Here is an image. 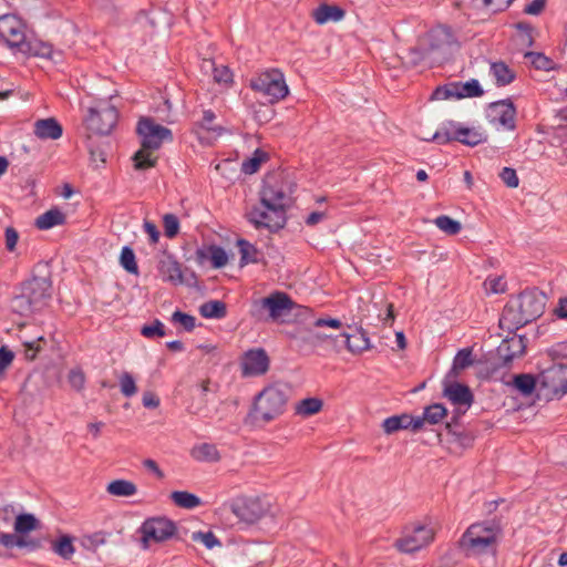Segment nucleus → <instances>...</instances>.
I'll use <instances>...</instances> for the list:
<instances>
[{
	"label": "nucleus",
	"mask_w": 567,
	"mask_h": 567,
	"mask_svg": "<svg viewBox=\"0 0 567 567\" xmlns=\"http://www.w3.org/2000/svg\"><path fill=\"white\" fill-rule=\"evenodd\" d=\"M292 194V183L282 172L267 174L260 189V207L248 213V219L256 228L265 227L270 231L282 228L286 224V208Z\"/></svg>",
	"instance_id": "nucleus-1"
},
{
	"label": "nucleus",
	"mask_w": 567,
	"mask_h": 567,
	"mask_svg": "<svg viewBox=\"0 0 567 567\" xmlns=\"http://www.w3.org/2000/svg\"><path fill=\"white\" fill-rule=\"evenodd\" d=\"M293 315L299 319L300 324L287 332L290 339L297 341L300 346L312 348L321 347L329 342L336 352H340L339 337L320 330L322 328L341 329L342 322L339 319L315 318L311 310L306 307H298V312Z\"/></svg>",
	"instance_id": "nucleus-2"
},
{
	"label": "nucleus",
	"mask_w": 567,
	"mask_h": 567,
	"mask_svg": "<svg viewBox=\"0 0 567 567\" xmlns=\"http://www.w3.org/2000/svg\"><path fill=\"white\" fill-rule=\"evenodd\" d=\"M546 296L537 289H526L505 306L499 324L508 330L518 329L539 318L545 309Z\"/></svg>",
	"instance_id": "nucleus-3"
},
{
	"label": "nucleus",
	"mask_w": 567,
	"mask_h": 567,
	"mask_svg": "<svg viewBox=\"0 0 567 567\" xmlns=\"http://www.w3.org/2000/svg\"><path fill=\"white\" fill-rule=\"evenodd\" d=\"M136 131L141 137V148L133 156L134 167L137 171L152 168L157 162V156L154 155V152L158 150L164 142H172V131L157 124L150 117L141 118Z\"/></svg>",
	"instance_id": "nucleus-4"
},
{
	"label": "nucleus",
	"mask_w": 567,
	"mask_h": 567,
	"mask_svg": "<svg viewBox=\"0 0 567 567\" xmlns=\"http://www.w3.org/2000/svg\"><path fill=\"white\" fill-rule=\"evenodd\" d=\"M502 537V528L495 522L472 524L462 535L458 545L467 556L495 551Z\"/></svg>",
	"instance_id": "nucleus-5"
},
{
	"label": "nucleus",
	"mask_w": 567,
	"mask_h": 567,
	"mask_svg": "<svg viewBox=\"0 0 567 567\" xmlns=\"http://www.w3.org/2000/svg\"><path fill=\"white\" fill-rule=\"evenodd\" d=\"M289 398V388L284 383H272L255 398L254 412L264 422H270L285 412Z\"/></svg>",
	"instance_id": "nucleus-6"
},
{
	"label": "nucleus",
	"mask_w": 567,
	"mask_h": 567,
	"mask_svg": "<svg viewBox=\"0 0 567 567\" xmlns=\"http://www.w3.org/2000/svg\"><path fill=\"white\" fill-rule=\"evenodd\" d=\"M230 509L238 520L246 525H255L268 516L275 517L271 501L261 495L237 498L230 504Z\"/></svg>",
	"instance_id": "nucleus-7"
},
{
	"label": "nucleus",
	"mask_w": 567,
	"mask_h": 567,
	"mask_svg": "<svg viewBox=\"0 0 567 567\" xmlns=\"http://www.w3.org/2000/svg\"><path fill=\"white\" fill-rule=\"evenodd\" d=\"M298 307L286 292L275 291L265 298L252 301L251 316L258 319L279 321L289 316L293 309L298 312Z\"/></svg>",
	"instance_id": "nucleus-8"
},
{
	"label": "nucleus",
	"mask_w": 567,
	"mask_h": 567,
	"mask_svg": "<svg viewBox=\"0 0 567 567\" xmlns=\"http://www.w3.org/2000/svg\"><path fill=\"white\" fill-rule=\"evenodd\" d=\"M250 87L262 94L269 103H277L289 94L284 73L278 69H268L250 79Z\"/></svg>",
	"instance_id": "nucleus-9"
},
{
	"label": "nucleus",
	"mask_w": 567,
	"mask_h": 567,
	"mask_svg": "<svg viewBox=\"0 0 567 567\" xmlns=\"http://www.w3.org/2000/svg\"><path fill=\"white\" fill-rule=\"evenodd\" d=\"M538 391L547 399L567 393V363L554 362L538 373Z\"/></svg>",
	"instance_id": "nucleus-10"
},
{
	"label": "nucleus",
	"mask_w": 567,
	"mask_h": 567,
	"mask_svg": "<svg viewBox=\"0 0 567 567\" xmlns=\"http://www.w3.org/2000/svg\"><path fill=\"white\" fill-rule=\"evenodd\" d=\"M118 120L116 107L106 101H99L89 109L85 117L86 130L95 135H107L115 127Z\"/></svg>",
	"instance_id": "nucleus-11"
},
{
	"label": "nucleus",
	"mask_w": 567,
	"mask_h": 567,
	"mask_svg": "<svg viewBox=\"0 0 567 567\" xmlns=\"http://www.w3.org/2000/svg\"><path fill=\"white\" fill-rule=\"evenodd\" d=\"M176 532L174 522L165 517H152L146 519L141 528V543L147 549L152 543H162L171 538Z\"/></svg>",
	"instance_id": "nucleus-12"
},
{
	"label": "nucleus",
	"mask_w": 567,
	"mask_h": 567,
	"mask_svg": "<svg viewBox=\"0 0 567 567\" xmlns=\"http://www.w3.org/2000/svg\"><path fill=\"white\" fill-rule=\"evenodd\" d=\"M21 291L32 306L41 311L51 299L52 285L48 278L34 277L23 284Z\"/></svg>",
	"instance_id": "nucleus-13"
},
{
	"label": "nucleus",
	"mask_w": 567,
	"mask_h": 567,
	"mask_svg": "<svg viewBox=\"0 0 567 567\" xmlns=\"http://www.w3.org/2000/svg\"><path fill=\"white\" fill-rule=\"evenodd\" d=\"M0 38L11 49L19 52L25 47L24 25L16 16L6 14L0 17Z\"/></svg>",
	"instance_id": "nucleus-14"
},
{
	"label": "nucleus",
	"mask_w": 567,
	"mask_h": 567,
	"mask_svg": "<svg viewBox=\"0 0 567 567\" xmlns=\"http://www.w3.org/2000/svg\"><path fill=\"white\" fill-rule=\"evenodd\" d=\"M269 357L261 348L246 351L240 361L243 377L264 375L269 370Z\"/></svg>",
	"instance_id": "nucleus-15"
},
{
	"label": "nucleus",
	"mask_w": 567,
	"mask_h": 567,
	"mask_svg": "<svg viewBox=\"0 0 567 567\" xmlns=\"http://www.w3.org/2000/svg\"><path fill=\"white\" fill-rule=\"evenodd\" d=\"M434 538V530L430 527L419 525L411 533L396 540L395 546L402 553H414L427 546Z\"/></svg>",
	"instance_id": "nucleus-16"
},
{
	"label": "nucleus",
	"mask_w": 567,
	"mask_h": 567,
	"mask_svg": "<svg viewBox=\"0 0 567 567\" xmlns=\"http://www.w3.org/2000/svg\"><path fill=\"white\" fill-rule=\"evenodd\" d=\"M427 48L425 49L426 54L440 53L444 55L451 45L455 42L454 35L450 28L440 25L432 29L427 35Z\"/></svg>",
	"instance_id": "nucleus-17"
},
{
	"label": "nucleus",
	"mask_w": 567,
	"mask_h": 567,
	"mask_svg": "<svg viewBox=\"0 0 567 567\" xmlns=\"http://www.w3.org/2000/svg\"><path fill=\"white\" fill-rule=\"evenodd\" d=\"M489 116L506 130L515 128L516 109L509 100L491 103Z\"/></svg>",
	"instance_id": "nucleus-18"
},
{
	"label": "nucleus",
	"mask_w": 567,
	"mask_h": 567,
	"mask_svg": "<svg viewBox=\"0 0 567 567\" xmlns=\"http://www.w3.org/2000/svg\"><path fill=\"white\" fill-rule=\"evenodd\" d=\"M449 379L446 377V380H444L443 395L455 405L471 406L474 398L470 388Z\"/></svg>",
	"instance_id": "nucleus-19"
},
{
	"label": "nucleus",
	"mask_w": 567,
	"mask_h": 567,
	"mask_svg": "<svg viewBox=\"0 0 567 567\" xmlns=\"http://www.w3.org/2000/svg\"><path fill=\"white\" fill-rule=\"evenodd\" d=\"M525 348L524 338L522 336H513L502 341L497 348V354L504 364H507L515 358L523 355Z\"/></svg>",
	"instance_id": "nucleus-20"
},
{
	"label": "nucleus",
	"mask_w": 567,
	"mask_h": 567,
	"mask_svg": "<svg viewBox=\"0 0 567 567\" xmlns=\"http://www.w3.org/2000/svg\"><path fill=\"white\" fill-rule=\"evenodd\" d=\"M423 426V420L420 416L413 417L409 414L393 415L383 421L382 427L386 434H392L399 430L412 429L417 431Z\"/></svg>",
	"instance_id": "nucleus-21"
},
{
	"label": "nucleus",
	"mask_w": 567,
	"mask_h": 567,
	"mask_svg": "<svg viewBox=\"0 0 567 567\" xmlns=\"http://www.w3.org/2000/svg\"><path fill=\"white\" fill-rule=\"evenodd\" d=\"M195 259L200 266H203L207 260H210L214 268H223L228 262V256L225 249L215 245L197 249Z\"/></svg>",
	"instance_id": "nucleus-22"
},
{
	"label": "nucleus",
	"mask_w": 567,
	"mask_h": 567,
	"mask_svg": "<svg viewBox=\"0 0 567 567\" xmlns=\"http://www.w3.org/2000/svg\"><path fill=\"white\" fill-rule=\"evenodd\" d=\"M216 115L213 111L206 110L203 112V117L195 124L194 131L199 140H210L221 134V126L215 124Z\"/></svg>",
	"instance_id": "nucleus-23"
},
{
	"label": "nucleus",
	"mask_w": 567,
	"mask_h": 567,
	"mask_svg": "<svg viewBox=\"0 0 567 567\" xmlns=\"http://www.w3.org/2000/svg\"><path fill=\"white\" fill-rule=\"evenodd\" d=\"M33 133L40 140H58L63 128L54 117L41 118L34 122Z\"/></svg>",
	"instance_id": "nucleus-24"
},
{
	"label": "nucleus",
	"mask_w": 567,
	"mask_h": 567,
	"mask_svg": "<svg viewBox=\"0 0 567 567\" xmlns=\"http://www.w3.org/2000/svg\"><path fill=\"white\" fill-rule=\"evenodd\" d=\"M158 269L164 280L173 285H182L184 282L182 266L172 256L161 259Z\"/></svg>",
	"instance_id": "nucleus-25"
},
{
	"label": "nucleus",
	"mask_w": 567,
	"mask_h": 567,
	"mask_svg": "<svg viewBox=\"0 0 567 567\" xmlns=\"http://www.w3.org/2000/svg\"><path fill=\"white\" fill-rule=\"evenodd\" d=\"M346 16V11L338 7L331 4H320L312 12V18L318 24H324L328 22H339Z\"/></svg>",
	"instance_id": "nucleus-26"
},
{
	"label": "nucleus",
	"mask_w": 567,
	"mask_h": 567,
	"mask_svg": "<svg viewBox=\"0 0 567 567\" xmlns=\"http://www.w3.org/2000/svg\"><path fill=\"white\" fill-rule=\"evenodd\" d=\"M4 548H30V549H38L40 548L41 544L37 539H30L24 536H18L16 533H4L0 530V547Z\"/></svg>",
	"instance_id": "nucleus-27"
},
{
	"label": "nucleus",
	"mask_w": 567,
	"mask_h": 567,
	"mask_svg": "<svg viewBox=\"0 0 567 567\" xmlns=\"http://www.w3.org/2000/svg\"><path fill=\"white\" fill-rule=\"evenodd\" d=\"M338 337L343 339L342 343H344L348 351L353 354H360L371 348L370 339L363 331H359L353 334L342 333Z\"/></svg>",
	"instance_id": "nucleus-28"
},
{
	"label": "nucleus",
	"mask_w": 567,
	"mask_h": 567,
	"mask_svg": "<svg viewBox=\"0 0 567 567\" xmlns=\"http://www.w3.org/2000/svg\"><path fill=\"white\" fill-rule=\"evenodd\" d=\"M489 74L497 86L508 85L516 78L515 71L502 61L491 63Z\"/></svg>",
	"instance_id": "nucleus-29"
},
{
	"label": "nucleus",
	"mask_w": 567,
	"mask_h": 567,
	"mask_svg": "<svg viewBox=\"0 0 567 567\" xmlns=\"http://www.w3.org/2000/svg\"><path fill=\"white\" fill-rule=\"evenodd\" d=\"M190 456L197 462L216 463L220 453L215 444L200 443L192 447Z\"/></svg>",
	"instance_id": "nucleus-30"
},
{
	"label": "nucleus",
	"mask_w": 567,
	"mask_h": 567,
	"mask_svg": "<svg viewBox=\"0 0 567 567\" xmlns=\"http://www.w3.org/2000/svg\"><path fill=\"white\" fill-rule=\"evenodd\" d=\"M40 527L39 519L29 513L24 514H14L13 518V529L18 536H24L33 530H37Z\"/></svg>",
	"instance_id": "nucleus-31"
},
{
	"label": "nucleus",
	"mask_w": 567,
	"mask_h": 567,
	"mask_svg": "<svg viewBox=\"0 0 567 567\" xmlns=\"http://www.w3.org/2000/svg\"><path fill=\"white\" fill-rule=\"evenodd\" d=\"M65 215L58 208H52L35 219V226L41 230L50 229L65 223Z\"/></svg>",
	"instance_id": "nucleus-32"
},
{
	"label": "nucleus",
	"mask_w": 567,
	"mask_h": 567,
	"mask_svg": "<svg viewBox=\"0 0 567 567\" xmlns=\"http://www.w3.org/2000/svg\"><path fill=\"white\" fill-rule=\"evenodd\" d=\"M51 549L64 560H70L75 553L73 537L66 534L61 535L59 538L51 542Z\"/></svg>",
	"instance_id": "nucleus-33"
},
{
	"label": "nucleus",
	"mask_w": 567,
	"mask_h": 567,
	"mask_svg": "<svg viewBox=\"0 0 567 567\" xmlns=\"http://www.w3.org/2000/svg\"><path fill=\"white\" fill-rule=\"evenodd\" d=\"M106 492L116 497H130L137 493V486L127 480H114L107 484Z\"/></svg>",
	"instance_id": "nucleus-34"
},
{
	"label": "nucleus",
	"mask_w": 567,
	"mask_h": 567,
	"mask_svg": "<svg viewBox=\"0 0 567 567\" xmlns=\"http://www.w3.org/2000/svg\"><path fill=\"white\" fill-rule=\"evenodd\" d=\"M472 364V350L470 348L460 350L453 360V365L447 374V378L456 379L462 370L468 368Z\"/></svg>",
	"instance_id": "nucleus-35"
},
{
	"label": "nucleus",
	"mask_w": 567,
	"mask_h": 567,
	"mask_svg": "<svg viewBox=\"0 0 567 567\" xmlns=\"http://www.w3.org/2000/svg\"><path fill=\"white\" fill-rule=\"evenodd\" d=\"M20 52L34 56L54 59L52 45L42 41H25V47H23Z\"/></svg>",
	"instance_id": "nucleus-36"
},
{
	"label": "nucleus",
	"mask_w": 567,
	"mask_h": 567,
	"mask_svg": "<svg viewBox=\"0 0 567 567\" xmlns=\"http://www.w3.org/2000/svg\"><path fill=\"white\" fill-rule=\"evenodd\" d=\"M460 125L453 122L447 123L437 130L432 137H422L424 141H434L439 144H446L451 141H456V136L458 135Z\"/></svg>",
	"instance_id": "nucleus-37"
},
{
	"label": "nucleus",
	"mask_w": 567,
	"mask_h": 567,
	"mask_svg": "<svg viewBox=\"0 0 567 567\" xmlns=\"http://www.w3.org/2000/svg\"><path fill=\"white\" fill-rule=\"evenodd\" d=\"M171 499L176 506L186 509H193L202 504V501L198 496L186 491L173 492L171 494Z\"/></svg>",
	"instance_id": "nucleus-38"
},
{
	"label": "nucleus",
	"mask_w": 567,
	"mask_h": 567,
	"mask_svg": "<svg viewBox=\"0 0 567 567\" xmlns=\"http://www.w3.org/2000/svg\"><path fill=\"white\" fill-rule=\"evenodd\" d=\"M199 313L204 318L221 319L227 313L226 305L219 300H210L199 307Z\"/></svg>",
	"instance_id": "nucleus-39"
},
{
	"label": "nucleus",
	"mask_w": 567,
	"mask_h": 567,
	"mask_svg": "<svg viewBox=\"0 0 567 567\" xmlns=\"http://www.w3.org/2000/svg\"><path fill=\"white\" fill-rule=\"evenodd\" d=\"M513 385L523 395H530L538 388V377L532 374H518L514 377Z\"/></svg>",
	"instance_id": "nucleus-40"
},
{
	"label": "nucleus",
	"mask_w": 567,
	"mask_h": 567,
	"mask_svg": "<svg viewBox=\"0 0 567 567\" xmlns=\"http://www.w3.org/2000/svg\"><path fill=\"white\" fill-rule=\"evenodd\" d=\"M323 402L318 398H307L296 405V414L301 416H311L322 410Z\"/></svg>",
	"instance_id": "nucleus-41"
},
{
	"label": "nucleus",
	"mask_w": 567,
	"mask_h": 567,
	"mask_svg": "<svg viewBox=\"0 0 567 567\" xmlns=\"http://www.w3.org/2000/svg\"><path fill=\"white\" fill-rule=\"evenodd\" d=\"M456 141L468 146H476L480 143L486 141V135L482 131L460 126Z\"/></svg>",
	"instance_id": "nucleus-42"
},
{
	"label": "nucleus",
	"mask_w": 567,
	"mask_h": 567,
	"mask_svg": "<svg viewBox=\"0 0 567 567\" xmlns=\"http://www.w3.org/2000/svg\"><path fill=\"white\" fill-rule=\"evenodd\" d=\"M462 83H450L444 86H439L432 94L433 100H447V99H464L463 97Z\"/></svg>",
	"instance_id": "nucleus-43"
},
{
	"label": "nucleus",
	"mask_w": 567,
	"mask_h": 567,
	"mask_svg": "<svg viewBox=\"0 0 567 567\" xmlns=\"http://www.w3.org/2000/svg\"><path fill=\"white\" fill-rule=\"evenodd\" d=\"M11 309L13 312L23 317H29L34 312H38V310L32 306V303L22 292L11 300Z\"/></svg>",
	"instance_id": "nucleus-44"
},
{
	"label": "nucleus",
	"mask_w": 567,
	"mask_h": 567,
	"mask_svg": "<svg viewBox=\"0 0 567 567\" xmlns=\"http://www.w3.org/2000/svg\"><path fill=\"white\" fill-rule=\"evenodd\" d=\"M433 223L440 230L447 235H456L462 229L461 223L447 215H441L436 217Z\"/></svg>",
	"instance_id": "nucleus-45"
},
{
	"label": "nucleus",
	"mask_w": 567,
	"mask_h": 567,
	"mask_svg": "<svg viewBox=\"0 0 567 567\" xmlns=\"http://www.w3.org/2000/svg\"><path fill=\"white\" fill-rule=\"evenodd\" d=\"M484 290L486 293H504L507 289V282L504 276L501 275H491L488 276L484 284Z\"/></svg>",
	"instance_id": "nucleus-46"
},
{
	"label": "nucleus",
	"mask_w": 567,
	"mask_h": 567,
	"mask_svg": "<svg viewBox=\"0 0 567 567\" xmlns=\"http://www.w3.org/2000/svg\"><path fill=\"white\" fill-rule=\"evenodd\" d=\"M267 161V153L256 150L250 158H247L241 164V171L245 174H254L259 168L261 163Z\"/></svg>",
	"instance_id": "nucleus-47"
},
{
	"label": "nucleus",
	"mask_w": 567,
	"mask_h": 567,
	"mask_svg": "<svg viewBox=\"0 0 567 567\" xmlns=\"http://www.w3.org/2000/svg\"><path fill=\"white\" fill-rule=\"evenodd\" d=\"M446 415V409L440 404L435 403L430 406H427L424 410L423 416H420L423 420V424L425 422L430 424H437L443 420V417Z\"/></svg>",
	"instance_id": "nucleus-48"
},
{
	"label": "nucleus",
	"mask_w": 567,
	"mask_h": 567,
	"mask_svg": "<svg viewBox=\"0 0 567 567\" xmlns=\"http://www.w3.org/2000/svg\"><path fill=\"white\" fill-rule=\"evenodd\" d=\"M107 534L104 532H96L91 535L82 537L81 545L86 550L95 551L100 546L106 543Z\"/></svg>",
	"instance_id": "nucleus-49"
},
{
	"label": "nucleus",
	"mask_w": 567,
	"mask_h": 567,
	"mask_svg": "<svg viewBox=\"0 0 567 567\" xmlns=\"http://www.w3.org/2000/svg\"><path fill=\"white\" fill-rule=\"evenodd\" d=\"M120 262L127 272L134 275L138 272L134 251L130 247H123L120 256Z\"/></svg>",
	"instance_id": "nucleus-50"
},
{
	"label": "nucleus",
	"mask_w": 567,
	"mask_h": 567,
	"mask_svg": "<svg viewBox=\"0 0 567 567\" xmlns=\"http://www.w3.org/2000/svg\"><path fill=\"white\" fill-rule=\"evenodd\" d=\"M121 392L124 396L131 398L137 393L134 378L128 372H123L118 379Z\"/></svg>",
	"instance_id": "nucleus-51"
},
{
	"label": "nucleus",
	"mask_w": 567,
	"mask_h": 567,
	"mask_svg": "<svg viewBox=\"0 0 567 567\" xmlns=\"http://www.w3.org/2000/svg\"><path fill=\"white\" fill-rule=\"evenodd\" d=\"M192 539L194 542L202 543L206 548L213 549L216 546H221L219 539L212 532H196L192 534Z\"/></svg>",
	"instance_id": "nucleus-52"
},
{
	"label": "nucleus",
	"mask_w": 567,
	"mask_h": 567,
	"mask_svg": "<svg viewBox=\"0 0 567 567\" xmlns=\"http://www.w3.org/2000/svg\"><path fill=\"white\" fill-rule=\"evenodd\" d=\"M237 244L241 254L240 261L243 264L255 262L257 254L256 248L245 239H239Z\"/></svg>",
	"instance_id": "nucleus-53"
},
{
	"label": "nucleus",
	"mask_w": 567,
	"mask_h": 567,
	"mask_svg": "<svg viewBox=\"0 0 567 567\" xmlns=\"http://www.w3.org/2000/svg\"><path fill=\"white\" fill-rule=\"evenodd\" d=\"M163 226H164V233H165L166 237L173 238L178 234L179 221L175 215L166 214L163 217Z\"/></svg>",
	"instance_id": "nucleus-54"
},
{
	"label": "nucleus",
	"mask_w": 567,
	"mask_h": 567,
	"mask_svg": "<svg viewBox=\"0 0 567 567\" xmlns=\"http://www.w3.org/2000/svg\"><path fill=\"white\" fill-rule=\"evenodd\" d=\"M481 4L482 8L491 11L498 12L503 11L514 1V0H475Z\"/></svg>",
	"instance_id": "nucleus-55"
},
{
	"label": "nucleus",
	"mask_w": 567,
	"mask_h": 567,
	"mask_svg": "<svg viewBox=\"0 0 567 567\" xmlns=\"http://www.w3.org/2000/svg\"><path fill=\"white\" fill-rule=\"evenodd\" d=\"M463 97H478L483 95V89L481 87L477 80L472 79L465 83H462Z\"/></svg>",
	"instance_id": "nucleus-56"
},
{
	"label": "nucleus",
	"mask_w": 567,
	"mask_h": 567,
	"mask_svg": "<svg viewBox=\"0 0 567 567\" xmlns=\"http://www.w3.org/2000/svg\"><path fill=\"white\" fill-rule=\"evenodd\" d=\"M41 342H44L43 337H38L34 340H23L24 354L28 360H33L37 357V353L41 350Z\"/></svg>",
	"instance_id": "nucleus-57"
},
{
	"label": "nucleus",
	"mask_w": 567,
	"mask_h": 567,
	"mask_svg": "<svg viewBox=\"0 0 567 567\" xmlns=\"http://www.w3.org/2000/svg\"><path fill=\"white\" fill-rule=\"evenodd\" d=\"M141 333L145 338L164 337V324L159 320H155L152 324L144 326L141 330Z\"/></svg>",
	"instance_id": "nucleus-58"
},
{
	"label": "nucleus",
	"mask_w": 567,
	"mask_h": 567,
	"mask_svg": "<svg viewBox=\"0 0 567 567\" xmlns=\"http://www.w3.org/2000/svg\"><path fill=\"white\" fill-rule=\"evenodd\" d=\"M499 177L503 181V183L509 188H516L519 185V178L514 168L504 167L499 173Z\"/></svg>",
	"instance_id": "nucleus-59"
},
{
	"label": "nucleus",
	"mask_w": 567,
	"mask_h": 567,
	"mask_svg": "<svg viewBox=\"0 0 567 567\" xmlns=\"http://www.w3.org/2000/svg\"><path fill=\"white\" fill-rule=\"evenodd\" d=\"M172 320L183 326L187 331H192L195 328V318L182 311H175Z\"/></svg>",
	"instance_id": "nucleus-60"
},
{
	"label": "nucleus",
	"mask_w": 567,
	"mask_h": 567,
	"mask_svg": "<svg viewBox=\"0 0 567 567\" xmlns=\"http://www.w3.org/2000/svg\"><path fill=\"white\" fill-rule=\"evenodd\" d=\"M213 79L217 83L228 84L233 80V74L227 66L220 65V66L214 68Z\"/></svg>",
	"instance_id": "nucleus-61"
},
{
	"label": "nucleus",
	"mask_w": 567,
	"mask_h": 567,
	"mask_svg": "<svg viewBox=\"0 0 567 567\" xmlns=\"http://www.w3.org/2000/svg\"><path fill=\"white\" fill-rule=\"evenodd\" d=\"M525 58L529 59L532 64L539 70H547L550 65V60L542 53L527 52Z\"/></svg>",
	"instance_id": "nucleus-62"
},
{
	"label": "nucleus",
	"mask_w": 567,
	"mask_h": 567,
	"mask_svg": "<svg viewBox=\"0 0 567 567\" xmlns=\"http://www.w3.org/2000/svg\"><path fill=\"white\" fill-rule=\"evenodd\" d=\"M68 380L70 385L76 391H81L84 388L85 375L81 370H71Z\"/></svg>",
	"instance_id": "nucleus-63"
},
{
	"label": "nucleus",
	"mask_w": 567,
	"mask_h": 567,
	"mask_svg": "<svg viewBox=\"0 0 567 567\" xmlns=\"http://www.w3.org/2000/svg\"><path fill=\"white\" fill-rule=\"evenodd\" d=\"M548 357L553 362L559 359H567V341L559 342L548 350Z\"/></svg>",
	"instance_id": "nucleus-64"
}]
</instances>
